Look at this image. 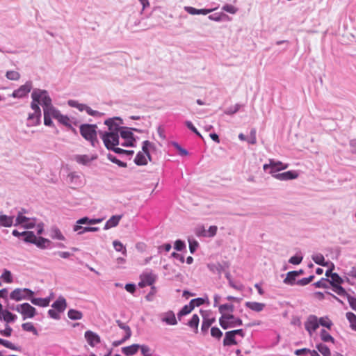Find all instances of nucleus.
Listing matches in <instances>:
<instances>
[{
	"label": "nucleus",
	"mask_w": 356,
	"mask_h": 356,
	"mask_svg": "<svg viewBox=\"0 0 356 356\" xmlns=\"http://www.w3.org/2000/svg\"><path fill=\"white\" fill-rule=\"evenodd\" d=\"M104 124L108 126V131L99 132L105 147L108 149L114 146L120 145L119 141V131L122 124L120 118L106 120Z\"/></svg>",
	"instance_id": "nucleus-1"
},
{
	"label": "nucleus",
	"mask_w": 356,
	"mask_h": 356,
	"mask_svg": "<svg viewBox=\"0 0 356 356\" xmlns=\"http://www.w3.org/2000/svg\"><path fill=\"white\" fill-rule=\"evenodd\" d=\"M154 148V145L149 140L143 142L142 151L137 153L134 163L137 165H145L147 164V159L152 161L149 150Z\"/></svg>",
	"instance_id": "nucleus-2"
},
{
	"label": "nucleus",
	"mask_w": 356,
	"mask_h": 356,
	"mask_svg": "<svg viewBox=\"0 0 356 356\" xmlns=\"http://www.w3.org/2000/svg\"><path fill=\"white\" fill-rule=\"evenodd\" d=\"M27 213L25 209H20L17 211V216L15 219L14 226H21L24 229L33 228L36 225V218H29L25 216Z\"/></svg>",
	"instance_id": "nucleus-3"
},
{
	"label": "nucleus",
	"mask_w": 356,
	"mask_h": 356,
	"mask_svg": "<svg viewBox=\"0 0 356 356\" xmlns=\"http://www.w3.org/2000/svg\"><path fill=\"white\" fill-rule=\"evenodd\" d=\"M96 124H84L80 126V134L87 140L90 141L91 145L95 147L97 140Z\"/></svg>",
	"instance_id": "nucleus-4"
},
{
	"label": "nucleus",
	"mask_w": 356,
	"mask_h": 356,
	"mask_svg": "<svg viewBox=\"0 0 356 356\" xmlns=\"http://www.w3.org/2000/svg\"><path fill=\"white\" fill-rule=\"evenodd\" d=\"M31 99L35 102H38L42 108L52 102V99L48 91L40 88H34L33 90L31 93Z\"/></svg>",
	"instance_id": "nucleus-5"
},
{
	"label": "nucleus",
	"mask_w": 356,
	"mask_h": 356,
	"mask_svg": "<svg viewBox=\"0 0 356 356\" xmlns=\"http://www.w3.org/2000/svg\"><path fill=\"white\" fill-rule=\"evenodd\" d=\"M33 295L34 292L29 289L17 288L10 293V298L17 302L23 300H30Z\"/></svg>",
	"instance_id": "nucleus-6"
},
{
	"label": "nucleus",
	"mask_w": 356,
	"mask_h": 356,
	"mask_svg": "<svg viewBox=\"0 0 356 356\" xmlns=\"http://www.w3.org/2000/svg\"><path fill=\"white\" fill-rule=\"evenodd\" d=\"M132 129L127 127H122L120 126V129L119 131V135H120L121 138L124 140L123 143H121L120 145L122 147H134L135 139L134 138V134L132 133Z\"/></svg>",
	"instance_id": "nucleus-7"
},
{
	"label": "nucleus",
	"mask_w": 356,
	"mask_h": 356,
	"mask_svg": "<svg viewBox=\"0 0 356 356\" xmlns=\"http://www.w3.org/2000/svg\"><path fill=\"white\" fill-rule=\"evenodd\" d=\"M288 165V164L283 163L281 161L270 159L269 163L264 164L263 168L265 171L268 170V173L273 176V175L277 174V172L286 169Z\"/></svg>",
	"instance_id": "nucleus-8"
},
{
	"label": "nucleus",
	"mask_w": 356,
	"mask_h": 356,
	"mask_svg": "<svg viewBox=\"0 0 356 356\" xmlns=\"http://www.w3.org/2000/svg\"><path fill=\"white\" fill-rule=\"evenodd\" d=\"M16 312L22 315L23 320L32 318L36 314L35 308L27 302L17 305Z\"/></svg>",
	"instance_id": "nucleus-9"
},
{
	"label": "nucleus",
	"mask_w": 356,
	"mask_h": 356,
	"mask_svg": "<svg viewBox=\"0 0 356 356\" xmlns=\"http://www.w3.org/2000/svg\"><path fill=\"white\" fill-rule=\"evenodd\" d=\"M29 234V237L26 238V243L35 244L38 248L40 249H46L50 247L51 243L50 240L41 236L37 238L33 232Z\"/></svg>",
	"instance_id": "nucleus-10"
},
{
	"label": "nucleus",
	"mask_w": 356,
	"mask_h": 356,
	"mask_svg": "<svg viewBox=\"0 0 356 356\" xmlns=\"http://www.w3.org/2000/svg\"><path fill=\"white\" fill-rule=\"evenodd\" d=\"M158 317L160 321L166 325L174 326L178 323L175 314L172 310L161 312L158 315Z\"/></svg>",
	"instance_id": "nucleus-11"
},
{
	"label": "nucleus",
	"mask_w": 356,
	"mask_h": 356,
	"mask_svg": "<svg viewBox=\"0 0 356 356\" xmlns=\"http://www.w3.org/2000/svg\"><path fill=\"white\" fill-rule=\"evenodd\" d=\"M140 281L138 285L140 287L143 288L146 286L152 285L155 282L157 276L152 270H147L140 275Z\"/></svg>",
	"instance_id": "nucleus-12"
},
{
	"label": "nucleus",
	"mask_w": 356,
	"mask_h": 356,
	"mask_svg": "<svg viewBox=\"0 0 356 356\" xmlns=\"http://www.w3.org/2000/svg\"><path fill=\"white\" fill-rule=\"evenodd\" d=\"M33 88V83L31 81H27L24 85L19 88L15 90L11 97L13 98H24L28 95Z\"/></svg>",
	"instance_id": "nucleus-13"
},
{
	"label": "nucleus",
	"mask_w": 356,
	"mask_h": 356,
	"mask_svg": "<svg viewBox=\"0 0 356 356\" xmlns=\"http://www.w3.org/2000/svg\"><path fill=\"white\" fill-rule=\"evenodd\" d=\"M318 327L319 321L318 317L315 315H309L305 323V330L308 332L309 336H312Z\"/></svg>",
	"instance_id": "nucleus-14"
},
{
	"label": "nucleus",
	"mask_w": 356,
	"mask_h": 356,
	"mask_svg": "<svg viewBox=\"0 0 356 356\" xmlns=\"http://www.w3.org/2000/svg\"><path fill=\"white\" fill-rule=\"evenodd\" d=\"M84 337L88 343L92 347H95L97 344L100 343V337L92 331H86L84 334Z\"/></svg>",
	"instance_id": "nucleus-15"
},
{
	"label": "nucleus",
	"mask_w": 356,
	"mask_h": 356,
	"mask_svg": "<svg viewBox=\"0 0 356 356\" xmlns=\"http://www.w3.org/2000/svg\"><path fill=\"white\" fill-rule=\"evenodd\" d=\"M273 177L280 181H286L296 179L298 177V174L296 171L290 170L282 173H277L273 175Z\"/></svg>",
	"instance_id": "nucleus-16"
},
{
	"label": "nucleus",
	"mask_w": 356,
	"mask_h": 356,
	"mask_svg": "<svg viewBox=\"0 0 356 356\" xmlns=\"http://www.w3.org/2000/svg\"><path fill=\"white\" fill-rule=\"evenodd\" d=\"M42 113L33 112L32 113H29L27 118V126L28 127H34L38 126L40 124Z\"/></svg>",
	"instance_id": "nucleus-17"
},
{
	"label": "nucleus",
	"mask_w": 356,
	"mask_h": 356,
	"mask_svg": "<svg viewBox=\"0 0 356 356\" xmlns=\"http://www.w3.org/2000/svg\"><path fill=\"white\" fill-rule=\"evenodd\" d=\"M52 308L58 312H63L67 308V302L63 296H59L58 299L51 305Z\"/></svg>",
	"instance_id": "nucleus-18"
},
{
	"label": "nucleus",
	"mask_w": 356,
	"mask_h": 356,
	"mask_svg": "<svg viewBox=\"0 0 356 356\" xmlns=\"http://www.w3.org/2000/svg\"><path fill=\"white\" fill-rule=\"evenodd\" d=\"M30 301L34 305L42 307H46L49 305V303L51 302V298L47 297L44 298H34L33 296H31Z\"/></svg>",
	"instance_id": "nucleus-19"
},
{
	"label": "nucleus",
	"mask_w": 356,
	"mask_h": 356,
	"mask_svg": "<svg viewBox=\"0 0 356 356\" xmlns=\"http://www.w3.org/2000/svg\"><path fill=\"white\" fill-rule=\"evenodd\" d=\"M43 113L44 115H48L56 119L60 113V111L58 109H56L53 106L52 102H51L48 105L43 107Z\"/></svg>",
	"instance_id": "nucleus-20"
},
{
	"label": "nucleus",
	"mask_w": 356,
	"mask_h": 356,
	"mask_svg": "<svg viewBox=\"0 0 356 356\" xmlns=\"http://www.w3.org/2000/svg\"><path fill=\"white\" fill-rule=\"evenodd\" d=\"M122 217V215H115L111 216L105 223L104 229L107 230L112 227H116L119 224V222L121 220Z\"/></svg>",
	"instance_id": "nucleus-21"
},
{
	"label": "nucleus",
	"mask_w": 356,
	"mask_h": 356,
	"mask_svg": "<svg viewBox=\"0 0 356 356\" xmlns=\"http://www.w3.org/2000/svg\"><path fill=\"white\" fill-rule=\"evenodd\" d=\"M245 306L254 312H260L264 310L266 305L258 302L248 301L245 303Z\"/></svg>",
	"instance_id": "nucleus-22"
},
{
	"label": "nucleus",
	"mask_w": 356,
	"mask_h": 356,
	"mask_svg": "<svg viewBox=\"0 0 356 356\" xmlns=\"http://www.w3.org/2000/svg\"><path fill=\"white\" fill-rule=\"evenodd\" d=\"M14 216H7L5 214L0 215V226L5 227H10L14 225Z\"/></svg>",
	"instance_id": "nucleus-23"
},
{
	"label": "nucleus",
	"mask_w": 356,
	"mask_h": 356,
	"mask_svg": "<svg viewBox=\"0 0 356 356\" xmlns=\"http://www.w3.org/2000/svg\"><path fill=\"white\" fill-rule=\"evenodd\" d=\"M17 318V315L11 313L10 312L6 309L2 311V315L0 316V321H3L7 324L15 322Z\"/></svg>",
	"instance_id": "nucleus-24"
},
{
	"label": "nucleus",
	"mask_w": 356,
	"mask_h": 356,
	"mask_svg": "<svg viewBox=\"0 0 356 356\" xmlns=\"http://www.w3.org/2000/svg\"><path fill=\"white\" fill-rule=\"evenodd\" d=\"M218 311L221 316L233 315L232 312L234 311V306L232 304H223L218 306Z\"/></svg>",
	"instance_id": "nucleus-25"
},
{
	"label": "nucleus",
	"mask_w": 356,
	"mask_h": 356,
	"mask_svg": "<svg viewBox=\"0 0 356 356\" xmlns=\"http://www.w3.org/2000/svg\"><path fill=\"white\" fill-rule=\"evenodd\" d=\"M216 319L214 317H207L203 315V319L201 326V331L205 334L208 332L211 325L215 322Z\"/></svg>",
	"instance_id": "nucleus-26"
},
{
	"label": "nucleus",
	"mask_w": 356,
	"mask_h": 356,
	"mask_svg": "<svg viewBox=\"0 0 356 356\" xmlns=\"http://www.w3.org/2000/svg\"><path fill=\"white\" fill-rule=\"evenodd\" d=\"M184 10L191 15H207L212 11L211 9H197L191 6H185Z\"/></svg>",
	"instance_id": "nucleus-27"
},
{
	"label": "nucleus",
	"mask_w": 356,
	"mask_h": 356,
	"mask_svg": "<svg viewBox=\"0 0 356 356\" xmlns=\"http://www.w3.org/2000/svg\"><path fill=\"white\" fill-rule=\"evenodd\" d=\"M225 265L222 264L220 263H216V264H208V268L214 273H218L220 275L223 271H225Z\"/></svg>",
	"instance_id": "nucleus-28"
},
{
	"label": "nucleus",
	"mask_w": 356,
	"mask_h": 356,
	"mask_svg": "<svg viewBox=\"0 0 356 356\" xmlns=\"http://www.w3.org/2000/svg\"><path fill=\"white\" fill-rule=\"evenodd\" d=\"M237 343L235 339V336L233 334V332L229 331L225 332V338L223 340V345L224 346H232V345H236Z\"/></svg>",
	"instance_id": "nucleus-29"
},
{
	"label": "nucleus",
	"mask_w": 356,
	"mask_h": 356,
	"mask_svg": "<svg viewBox=\"0 0 356 356\" xmlns=\"http://www.w3.org/2000/svg\"><path fill=\"white\" fill-rule=\"evenodd\" d=\"M230 318H233V315H225L220 316L219 318V323L222 329L227 330L229 327H232L231 326V322L229 321Z\"/></svg>",
	"instance_id": "nucleus-30"
},
{
	"label": "nucleus",
	"mask_w": 356,
	"mask_h": 356,
	"mask_svg": "<svg viewBox=\"0 0 356 356\" xmlns=\"http://www.w3.org/2000/svg\"><path fill=\"white\" fill-rule=\"evenodd\" d=\"M140 346L139 344H132L129 346L123 347L122 351L126 355H133L138 352Z\"/></svg>",
	"instance_id": "nucleus-31"
},
{
	"label": "nucleus",
	"mask_w": 356,
	"mask_h": 356,
	"mask_svg": "<svg viewBox=\"0 0 356 356\" xmlns=\"http://www.w3.org/2000/svg\"><path fill=\"white\" fill-rule=\"evenodd\" d=\"M200 322V318L197 314H193L191 318V320L188 322L187 325L194 329V332L195 333L198 331V325Z\"/></svg>",
	"instance_id": "nucleus-32"
},
{
	"label": "nucleus",
	"mask_w": 356,
	"mask_h": 356,
	"mask_svg": "<svg viewBox=\"0 0 356 356\" xmlns=\"http://www.w3.org/2000/svg\"><path fill=\"white\" fill-rule=\"evenodd\" d=\"M50 236L53 239H57L60 241H64L65 239V236L63 235L60 229L56 227H54L51 229Z\"/></svg>",
	"instance_id": "nucleus-33"
},
{
	"label": "nucleus",
	"mask_w": 356,
	"mask_h": 356,
	"mask_svg": "<svg viewBox=\"0 0 356 356\" xmlns=\"http://www.w3.org/2000/svg\"><path fill=\"white\" fill-rule=\"evenodd\" d=\"M194 309V306L191 305L189 302L188 305H184L181 310L177 314V317L179 320H181V318L184 316H186L191 312V311Z\"/></svg>",
	"instance_id": "nucleus-34"
},
{
	"label": "nucleus",
	"mask_w": 356,
	"mask_h": 356,
	"mask_svg": "<svg viewBox=\"0 0 356 356\" xmlns=\"http://www.w3.org/2000/svg\"><path fill=\"white\" fill-rule=\"evenodd\" d=\"M67 316L71 320H80L83 318V314L80 311L70 309L67 312Z\"/></svg>",
	"instance_id": "nucleus-35"
},
{
	"label": "nucleus",
	"mask_w": 356,
	"mask_h": 356,
	"mask_svg": "<svg viewBox=\"0 0 356 356\" xmlns=\"http://www.w3.org/2000/svg\"><path fill=\"white\" fill-rule=\"evenodd\" d=\"M316 348L323 356H332L330 348L324 343H319Z\"/></svg>",
	"instance_id": "nucleus-36"
},
{
	"label": "nucleus",
	"mask_w": 356,
	"mask_h": 356,
	"mask_svg": "<svg viewBox=\"0 0 356 356\" xmlns=\"http://www.w3.org/2000/svg\"><path fill=\"white\" fill-rule=\"evenodd\" d=\"M320 337L324 342H331L334 343V339L324 329H322L320 332Z\"/></svg>",
	"instance_id": "nucleus-37"
},
{
	"label": "nucleus",
	"mask_w": 356,
	"mask_h": 356,
	"mask_svg": "<svg viewBox=\"0 0 356 356\" xmlns=\"http://www.w3.org/2000/svg\"><path fill=\"white\" fill-rule=\"evenodd\" d=\"M313 261L321 266H327V263L325 261V258L323 255L321 253H316L312 255Z\"/></svg>",
	"instance_id": "nucleus-38"
},
{
	"label": "nucleus",
	"mask_w": 356,
	"mask_h": 356,
	"mask_svg": "<svg viewBox=\"0 0 356 356\" xmlns=\"http://www.w3.org/2000/svg\"><path fill=\"white\" fill-rule=\"evenodd\" d=\"M60 124L67 127H72L71 123H70V119L67 116L62 115L60 113L58 114V115L56 118Z\"/></svg>",
	"instance_id": "nucleus-39"
},
{
	"label": "nucleus",
	"mask_w": 356,
	"mask_h": 356,
	"mask_svg": "<svg viewBox=\"0 0 356 356\" xmlns=\"http://www.w3.org/2000/svg\"><path fill=\"white\" fill-rule=\"evenodd\" d=\"M296 274V273H292L291 271L289 272L286 274V278L284 280V283L286 284L291 285V286H293L295 284H296V277L294 275Z\"/></svg>",
	"instance_id": "nucleus-40"
},
{
	"label": "nucleus",
	"mask_w": 356,
	"mask_h": 356,
	"mask_svg": "<svg viewBox=\"0 0 356 356\" xmlns=\"http://www.w3.org/2000/svg\"><path fill=\"white\" fill-rule=\"evenodd\" d=\"M331 280H328V282L333 286L336 284H341L343 282L342 278L336 273H331Z\"/></svg>",
	"instance_id": "nucleus-41"
},
{
	"label": "nucleus",
	"mask_w": 356,
	"mask_h": 356,
	"mask_svg": "<svg viewBox=\"0 0 356 356\" xmlns=\"http://www.w3.org/2000/svg\"><path fill=\"white\" fill-rule=\"evenodd\" d=\"M241 106H242L241 104H236L235 105L226 108L224 111V113L226 115H232L236 113L239 111V109L241 108Z\"/></svg>",
	"instance_id": "nucleus-42"
},
{
	"label": "nucleus",
	"mask_w": 356,
	"mask_h": 356,
	"mask_svg": "<svg viewBox=\"0 0 356 356\" xmlns=\"http://www.w3.org/2000/svg\"><path fill=\"white\" fill-rule=\"evenodd\" d=\"M113 245L117 252H121L124 256H127V250L124 245L119 241H114Z\"/></svg>",
	"instance_id": "nucleus-43"
},
{
	"label": "nucleus",
	"mask_w": 356,
	"mask_h": 356,
	"mask_svg": "<svg viewBox=\"0 0 356 356\" xmlns=\"http://www.w3.org/2000/svg\"><path fill=\"white\" fill-rule=\"evenodd\" d=\"M93 159L90 158L88 155H77L75 160L77 163L86 165L90 163Z\"/></svg>",
	"instance_id": "nucleus-44"
},
{
	"label": "nucleus",
	"mask_w": 356,
	"mask_h": 356,
	"mask_svg": "<svg viewBox=\"0 0 356 356\" xmlns=\"http://www.w3.org/2000/svg\"><path fill=\"white\" fill-rule=\"evenodd\" d=\"M189 244V250L191 254H194L197 248L199 247V243L193 238L189 237L188 238Z\"/></svg>",
	"instance_id": "nucleus-45"
},
{
	"label": "nucleus",
	"mask_w": 356,
	"mask_h": 356,
	"mask_svg": "<svg viewBox=\"0 0 356 356\" xmlns=\"http://www.w3.org/2000/svg\"><path fill=\"white\" fill-rule=\"evenodd\" d=\"M22 327L24 330L27 331V332H31L35 335L38 334L37 330L35 329V327H34L33 323L31 322L23 323L22 325Z\"/></svg>",
	"instance_id": "nucleus-46"
},
{
	"label": "nucleus",
	"mask_w": 356,
	"mask_h": 356,
	"mask_svg": "<svg viewBox=\"0 0 356 356\" xmlns=\"http://www.w3.org/2000/svg\"><path fill=\"white\" fill-rule=\"evenodd\" d=\"M20 76V74L14 70L7 71L6 74V77L12 81H18Z\"/></svg>",
	"instance_id": "nucleus-47"
},
{
	"label": "nucleus",
	"mask_w": 356,
	"mask_h": 356,
	"mask_svg": "<svg viewBox=\"0 0 356 356\" xmlns=\"http://www.w3.org/2000/svg\"><path fill=\"white\" fill-rule=\"evenodd\" d=\"M67 104H68V105L70 106L73 107V108H77L80 111H84L85 105H86L84 104L79 103L76 100H72V99L69 100L67 102Z\"/></svg>",
	"instance_id": "nucleus-48"
},
{
	"label": "nucleus",
	"mask_w": 356,
	"mask_h": 356,
	"mask_svg": "<svg viewBox=\"0 0 356 356\" xmlns=\"http://www.w3.org/2000/svg\"><path fill=\"white\" fill-rule=\"evenodd\" d=\"M33 232L31 231H24L22 232H19L18 230L17 229H14L13 230L12 232V234L15 236V237H20V236H23V241L24 242H26V238L27 237H29V234H32Z\"/></svg>",
	"instance_id": "nucleus-49"
},
{
	"label": "nucleus",
	"mask_w": 356,
	"mask_h": 356,
	"mask_svg": "<svg viewBox=\"0 0 356 356\" xmlns=\"http://www.w3.org/2000/svg\"><path fill=\"white\" fill-rule=\"evenodd\" d=\"M194 233L198 237H206V229L202 225L196 226L194 229Z\"/></svg>",
	"instance_id": "nucleus-50"
},
{
	"label": "nucleus",
	"mask_w": 356,
	"mask_h": 356,
	"mask_svg": "<svg viewBox=\"0 0 356 356\" xmlns=\"http://www.w3.org/2000/svg\"><path fill=\"white\" fill-rule=\"evenodd\" d=\"M319 325L325 327L328 329H330L332 326V322L329 319L327 316H324L318 318Z\"/></svg>",
	"instance_id": "nucleus-51"
},
{
	"label": "nucleus",
	"mask_w": 356,
	"mask_h": 356,
	"mask_svg": "<svg viewBox=\"0 0 356 356\" xmlns=\"http://www.w3.org/2000/svg\"><path fill=\"white\" fill-rule=\"evenodd\" d=\"M1 278L6 283L13 282L12 274L10 270L5 269L1 276Z\"/></svg>",
	"instance_id": "nucleus-52"
},
{
	"label": "nucleus",
	"mask_w": 356,
	"mask_h": 356,
	"mask_svg": "<svg viewBox=\"0 0 356 356\" xmlns=\"http://www.w3.org/2000/svg\"><path fill=\"white\" fill-rule=\"evenodd\" d=\"M346 275H347L346 280L347 282L350 284H353L354 282H351L350 277L352 278H356V267L353 266L352 267L350 270L346 273Z\"/></svg>",
	"instance_id": "nucleus-53"
},
{
	"label": "nucleus",
	"mask_w": 356,
	"mask_h": 356,
	"mask_svg": "<svg viewBox=\"0 0 356 356\" xmlns=\"http://www.w3.org/2000/svg\"><path fill=\"white\" fill-rule=\"evenodd\" d=\"M73 231L76 232L78 235H81L86 232H89L88 227H83L81 225L77 224L73 227Z\"/></svg>",
	"instance_id": "nucleus-54"
},
{
	"label": "nucleus",
	"mask_w": 356,
	"mask_h": 356,
	"mask_svg": "<svg viewBox=\"0 0 356 356\" xmlns=\"http://www.w3.org/2000/svg\"><path fill=\"white\" fill-rule=\"evenodd\" d=\"M171 145L179 152V154L181 156H187L188 154V152L181 147V145L177 142H172Z\"/></svg>",
	"instance_id": "nucleus-55"
},
{
	"label": "nucleus",
	"mask_w": 356,
	"mask_h": 356,
	"mask_svg": "<svg viewBox=\"0 0 356 356\" xmlns=\"http://www.w3.org/2000/svg\"><path fill=\"white\" fill-rule=\"evenodd\" d=\"M83 111H86L89 115H91L93 117L98 118V117H101L102 115H103V113H102L97 111L92 110L90 107L88 106L86 104L85 105V108H84Z\"/></svg>",
	"instance_id": "nucleus-56"
},
{
	"label": "nucleus",
	"mask_w": 356,
	"mask_h": 356,
	"mask_svg": "<svg viewBox=\"0 0 356 356\" xmlns=\"http://www.w3.org/2000/svg\"><path fill=\"white\" fill-rule=\"evenodd\" d=\"M257 131L255 129H252L250 132V136L247 138V141L249 144L254 145L257 143Z\"/></svg>",
	"instance_id": "nucleus-57"
},
{
	"label": "nucleus",
	"mask_w": 356,
	"mask_h": 356,
	"mask_svg": "<svg viewBox=\"0 0 356 356\" xmlns=\"http://www.w3.org/2000/svg\"><path fill=\"white\" fill-rule=\"evenodd\" d=\"M108 159L113 163L117 164L120 167L126 168L127 163L118 159L115 156L112 154H108Z\"/></svg>",
	"instance_id": "nucleus-58"
},
{
	"label": "nucleus",
	"mask_w": 356,
	"mask_h": 356,
	"mask_svg": "<svg viewBox=\"0 0 356 356\" xmlns=\"http://www.w3.org/2000/svg\"><path fill=\"white\" fill-rule=\"evenodd\" d=\"M218 227L216 225L210 226L209 228L206 229V237L212 238L216 235Z\"/></svg>",
	"instance_id": "nucleus-59"
},
{
	"label": "nucleus",
	"mask_w": 356,
	"mask_h": 356,
	"mask_svg": "<svg viewBox=\"0 0 356 356\" xmlns=\"http://www.w3.org/2000/svg\"><path fill=\"white\" fill-rule=\"evenodd\" d=\"M211 335L216 339H220L222 336V331L217 327H213L211 329Z\"/></svg>",
	"instance_id": "nucleus-60"
},
{
	"label": "nucleus",
	"mask_w": 356,
	"mask_h": 356,
	"mask_svg": "<svg viewBox=\"0 0 356 356\" xmlns=\"http://www.w3.org/2000/svg\"><path fill=\"white\" fill-rule=\"evenodd\" d=\"M333 291L339 296H343L346 295L348 296L346 290L340 284L334 285Z\"/></svg>",
	"instance_id": "nucleus-61"
},
{
	"label": "nucleus",
	"mask_w": 356,
	"mask_h": 356,
	"mask_svg": "<svg viewBox=\"0 0 356 356\" xmlns=\"http://www.w3.org/2000/svg\"><path fill=\"white\" fill-rule=\"evenodd\" d=\"M0 344L3 345L4 347L9 348L10 350H17V348L10 341L1 339Z\"/></svg>",
	"instance_id": "nucleus-62"
},
{
	"label": "nucleus",
	"mask_w": 356,
	"mask_h": 356,
	"mask_svg": "<svg viewBox=\"0 0 356 356\" xmlns=\"http://www.w3.org/2000/svg\"><path fill=\"white\" fill-rule=\"evenodd\" d=\"M328 280L325 278H322L321 280L314 283V286L316 288H323L325 289L327 287Z\"/></svg>",
	"instance_id": "nucleus-63"
},
{
	"label": "nucleus",
	"mask_w": 356,
	"mask_h": 356,
	"mask_svg": "<svg viewBox=\"0 0 356 356\" xmlns=\"http://www.w3.org/2000/svg\"><path fill=\"white\" fill-rule=\"evenodd\" d=\"M140 348L143 356H152L150 348L146 345H140Z\"/></svg>",
	"instance_id": "nucleus-64"
}]
</instances>
